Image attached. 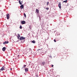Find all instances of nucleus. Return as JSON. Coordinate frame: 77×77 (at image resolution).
<instances>
[{"label":"nucleus","mask_w":77,"mask_h":77,"mask_svg":"<svg viewBox=\"0 0 77 77\" xmlns=\"http://www.w3.org/2000/svg\"><path fill=\"white\" fill-rule=\"evenodd\" d=\"M54 41L55 42H56V39H54Z\"/></svg>","instance_id":"nucleus-21"},{"label":"nucleus","mask_w":77,"mask_h":77,"mask_svg":"<svg viewBox=\"0 0 77 77\" xmlns=\"http://www.w3.org/2000/svg\"><path fill=\"white\" fill-rule=\"evenodd\" d=\"M25 41V40H24V41Z\"/></svg>","instance_id":"nucleus-28"},{"label":"nucleus","mask_w":77,"mask_h":77,"mask_svg":"<svg viewBox=\"0 0 77 77\" xmlns=\"http://www.w3.org/2000/svg\"><path fill=\"white\" fill-rule=\"evenodd\" d=\"M51 66L52 67H53V66H54L53 65H52Z\"/></svg>","instance_id":"nucleus-26"},{"label":"nucleus","mask_w":77,"mask_h":77,"mask_svg":"<svg viewBox=\"0 0 77 77\" xmlns=\"http://www.w3.org/2000/svg\"><path fill=\"white\" fill-rule=\"evenodd\" d=\"M23 8H24V5H22L20 6V8H21V9H23Z\"/></svg>","instance_id":"nucleus-5"},{"label":"nucleus","mask_w":77,"mask_h":77,"mask_svg":"<svg viewBox=\"0 0 77 77\" xmlns=\"http://www.w3.org/2000/svg\"><path fill=\"white\" fill-rule=\"evenodd\" d=\"M10 70H12V68H10Z\"/></svg>","instance_id":"nucleus-25"},{"label":"nucleus","mask_w":77,"mask_h":77,"mask_svg":"<svg viewBox=\"0 0 77 77\" xmlns=\"http://www.w3.org/2000/svg\"><path fill=\"white\" fill-rule=\"evenodd\" d=\"M68 2V1L67 0H66V1H63V3H66Z\"/></svg>","instance_id":"nucleus-14"},{"label":"nucleus","mask_w":77,"mask_h":77,"mask_svg":"<svg viewBox=\"0 0 77 77\" xmlns=\"http://www.w3.org/2000/svg\"><path fill=\"white\" fill-rule=\"evenodd\" d=\"M18 59H19V58L20 57V55H18L17 56Z\"/></svg>","instance_id":"nucleus-22"},{"label":"nucleus","mask_w":77,"mask_h":77,"mask_svg":"<svg viewBox=\"0 0 77 77\" xmlns=\"http://www.w3.org/2000/svg\"><path fill=\"white\" fill-rule=\"evenodd\" d=\"M21 23L22 24H26V21H22Z\"/></svg>","instance_id":"nucleus-6"},{"label":"nucleus","mask_w":77,"mask_h":77,"mask_svg":"<svg viewBox=\"0 0 77 77\" xmlns=\"http://www.w3.org/2000/svg\"><path fill=\"white\" fill-rule=\"evenodd\" d=\"M8 43H9V42L8 41H5L3 42V44L5 45V44H8Z\"/></svg>","instance_id":"nucleus-3"},{"label":"nucleus","mask_w":77,"mask_h":77,"mask_svg":"<svg viewBox=\"0 0 77 77\" xmlns=\"http://www.w3.org/2000/svg\"><path fill=\"white\" fill-rule=\"evenodd\" d=\"M48 4H49V2H47V5H48Z\"/></svg>","instance_id":"nucleus-19"},{"label":"nucleus","mask_w":77,"mask_h":77,"mask_svg":"<svg viewBox=\"0 0 77 77\" xmlns=\"http://www.w3.org/2000/svg\"><path fill=\"white\" fill-rule=\"evenodd\" d=\"M42 50V49H38L37 50V51H39V50Z\"/></svg>","instance_id":"nucleus-24"},{"label":"nucleus","mask_w":77,"mask_h":77,"mask_svg":"<svg viewBox=\"0 0 77 77\" xmlns=\"http://www.w3.org/2000/svg\"><path fill=\"white\" fill-rule=\"evenodd\" d=\"M58 6L60 9V8H61V2L59 3V4H58Z\"/></svg>","instance_id":"nucleus-4"},{"label":"nucleus","mask_w":77,"mask_h":77,"mask_svg":"<svg viewBox=\"0 0 77 77\" xmlns=\"http://www.w3.org/2000/svg\"><path fill=\"white\" fill-rule=\"evenodd\" d=\"M7 18L8 20L9 18V14H8L7 15Z\"/></svg>","instance_id":"nucleus-10"},{"label":"nucleus","mask_w":77,"mask_h":77,"mask_svg":"<svg viewBox=\"0 0 77 77\" xmlns=\"http://www.w3.org/2000/svg\"><path fill=\"white\" fill-rule=\"evenodd\" d=\"M19 4H20V5H22V4H23V2L22 1L21 2V1H19Z\"/></svg>","instance_id":"nucleus-12"},{"label":"nucleus","mask_w":77,"mask_h":77,"mask_svg":"<svg viewBox=\"0 0 77 77\" xmlns=\"http://www.w3.org/2000/svg\"><path fill=\"white\" fill-rule=\"evenodd\" d=\"M25 72H28V71H29V68H26L25 69Z\"/></svg>","instance_id":"nucleus-7"},{"label":"nucleus","mask_w":77,"mask_h":77,"mask_svg":"<svg viewBox=\"0 0 77 77\" xmlns=\"http://www.w3.org/2000/svg\"><path fill=\"white\" fill-rule=\"evenodd\" d=\"M45 64H46V63L45 62V61H42L41 63V65L44 66V65H45Z\"/></svg>","instance_id":"nucleus-1"},{"label":"nucleus","mask_w":77,"mask_h":77,"mask_svg":"<svg viewBox=\"0 0 77 77\" xmlns=\"http://www.w3.org/2000/svg\"><path fill=\"white\" fill-rule=\"evenodd\" d=\"M36 12L37 13V14H39V10L38 9H36Z\"/></svg>","instance_id":"nucleus-8"},{"label":"nucleus","mask_w":77,"mask_h":77,"mask_svg":"<svg viewBox=\"0 0 77 77\" xmlns=\"http://www.w3.org/2000/svg\"><path fill=\"white\" fill-rule=\"evenodd\" d=\"M2 50L3 51H5L6 50V47H4L3 48Z\"/></svg>","instance_id":"nucleus-9"},{"label":"nucleus","mask_w":77,"mask_h":77,"mask_svg":"<svg viewBox=\"0 0 77 77\" xmlns=\"http://www.w3.org/2000/svg\"><path fill=\"white\" fill-rule=\"evenodd\" d=\"M26 65H24L23 67L22 68V69H24V68H25V67H26Z\"/></svg>","instance_id":"nucleus-13"},{"label":"nucleus","mask_w":77,"mask_h":77,"mask_svg":"<svg viewBox=\"0 0 77 77\" xmlns=\"http://www.w3.org/2000/svg\"><path fill=\"white\" fill-rule=\"evenodd\" d=\"M32 43H33L34 44H35V43L36 42L35 41H32Z\"/></svg>","instance_id":"nucleus-15"},{"label":"nucleus","mask_w":77,"mask_h":77,"mask_svg":"<svg viewBox=\"0 0 77 77\" xmlns=\"http://www.w3.org/2000/svg\"><path fill=\"white\" fill-rule=\"evenodd\" d=\"M5 66H3L2 68L1 69V71H3V70L4 69H5Z\"/></svg>","instance_id":"nucleus-11"},{"label":"nucleus","mask_w":77,"mask_h":77,"mask_svg":"<svg viewBox=\"0 0 77 77\" xmlns=\"http://www.w3.org/2000/svg\"><path fill=\"white\" fill-rule=\"evenodd\" d=\"M45 9H46L47 10H48V9H49V8H48V7L47 8H45Z\"/></svg>","instance_id":"nucleus-18"},{"label":"nucleus","mask_w":77,"mask_h":77,"mask_svg":"<svg viewBox=\"0 0 77 77\" xmlns=\"http://www.w3.org/2000/svg\"><path fill=\"white\" fill-rule=\"evenodd\" d=\"M18 38V39H20V38H19V37H18V36H17Z\"/></svg>","instance_id":"nucleus-23"},{"label":"nucleus","mask_w":77,"mask_h":77,"mask_svg":"<svg viewBox=\"0 0 77 77\" xmlns=\"http://www.w3.org/2000/svg\"><path fill=\"white\" fill-rule=\"evenodd\" d=\"M18 37H20V34H18Z\"/></svg>","instance_id":"nucleus-20"},{"label":"nucleus","mask_w":77,"mask_h":77,"mask_svg":"<svg viewBox=\"0 0 77 77\" xmlns=\"http://www.w3.org/2000/svg\"><path fill=\"white\" fill-rule=\"evenodd\" d=\"M22 26H20V29H22Z\"/></svg>","instance_id":"nucleus-17"},{"label":"nucleus","mask_w":77,"mask_h":77,"mask_svg":"<svg viewBox=\"0 0 77 77\" xmlns=\"http://www.w3.org/2000/svg\"><path fill=\"white\" fill-rule=\"evenodd\" d=\"M26 38L24 37L21 36L20 38V40L21 41V40H23V39H25Z\"/></svg>","instance_id":"nucleus-2"},{"label":"nucleus","mask_w":77,"mask_h":77,"mask_svg":"<svg viewBox=\"0 0 77 77\" xmlns=\"http://www.w3.org/2000/svg\"><path fill=\"white\" fill-rule=\"evenodd\" d=\"M24 15L25 18H26V14L24 13Z\"/></svg>","instance_id":"nucleus-16"},{"label":"nucleus","mask_w":77,"mask_h":77,"mask_svg":"<svg viewBox=\"0 0 77 77\" xmlns=\"http://www.w3.org/2000/svg\"><path fill=\"white\" fill-rule=\"evenodd\" d=\"M36 77H38V75H36Z\"/></svg>","instance_id":"nucleus-27"}]
</instances>
